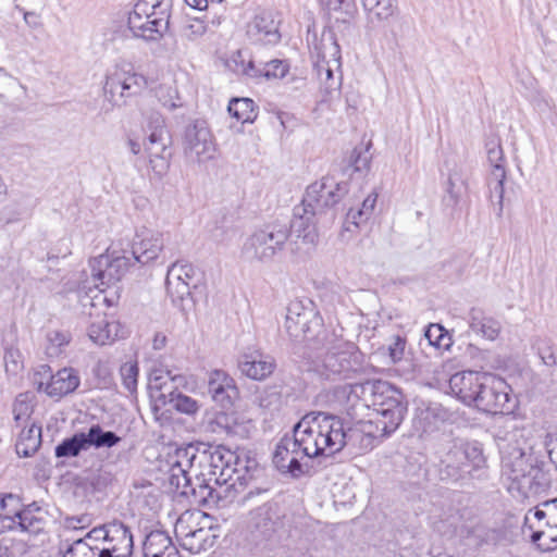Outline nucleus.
I'll return each instance as SVG.
<instances>
[{
    "instance_id": "0eeeda50",
    "label": "nucleus",
    "mask_w": 557,
    "mask_h": 557,
    "mask_svg": "<svg viewBox=\"0 0 557 557\" xmlns=\"http://www.w3.org/2000/svg\"><path fill=\"white\" fill-rule=\"evenodd\" d=\"M320 345L325 349L321 368L318 370L322 376L327 380L347 379L350 373L357 371L359 363L352 344L326 332L314 348H320Z\"/></svg>"
},
{
    "instance_id": "39448f33",
    "label": "nucleus",
    "mask_w": 557,
    "mask_h": 557,
    "mask_svg": "<svg viewBox=\"0 0 557 557\" xmlns=\"http://www.w3.org/2000/svg\"><path fill=\"white\" fill-rule=\"evenodd\" d=\"M172 0H138L128 15L133 35L145 40H158L168 30Z\"/></svg>"
},
{
    "instance_id": "4c0bfd02",
    "label": "nucleus",
    "mask_w": 557,
    "mask_h": 557,
    "mask_svg": "<svg viewBox=\"0 0 557 557\" xmlns=\"http://www.w3.org/2000/svg\"><path fill=\"white\" fill-rule=\"evenodd\" d=\"M41 445V428L32 424L28 429L22 430L15 445L16 454L21 457L34 455Z\"/></svg>"
},
{
    "instance_id": "72a5a7b5",
    "label": "nucleus",
    "mask_w": 557,
    "mask_h": 557,
    "mask_svg": "<svg viewBox=\"0 0 557 557\" xmlns=\"http://www.w3.org/2000/svg\"><path fill=\"white\" fill-rule=\"evenodd\" d=\"M35 201L32 197L21 196L13 198L1 209V220L7 224L20 223L33 215Z\"/></svg>"
},
{
    "instance_id": "c9c22d12",
    "label": "nucleus",
    "mask_w": 557,
    "mask_h": 557,
    "mask_svg": "<svg viewBox=\"0 0 557 557\" xmlns=\"http://www.w3.org/2000/svg\"><path fill=\"white\" fill-rule=\"evenodd\" d=\"M202 521L210 522L209 516L201 512H185L177 519L175 524V534L181 540L183 548L185 546H191V544H189L191 539L190 536L195 529H199Z\"/></svg>"
},
{
    "instance_id": "ea45409f",
    "label": "nucleus",
    "mask_w": 557,
    "mask_h": 557,
    "mask_svg": "<svg viewBox=\"0 0 557 557\" xmlns=\"http://www.w3.org/2000/svg\"><path fill=\"white\" fill-rule=\"evenodd\" d=\"M462 457L467 469H471V476L474 471L482 470L486 467V458L483 453V446L478 441L466 442L461 441Z\"/></svg>"
},
{
    "instance_id": "4be33fe9",
    "label": "nucleus",
    "mask_w": 557,
    "mask_h": 557,
    "mask_svg": "<svg viewBox=\"0 0 557 557\" xmlns=\"http://www.w3.org/2000/svg\"><path fill=\"white\" fill-rule=\"evenodd\" d=\"M280 22L272 12H261L247 25V36L251 44L275 46L281 41Z\"/></svg>"
},
{
    "instance_id": "79ce46f5",
    "label": "nucleus",
    "mask_w": 557,
    "mask_h": 557,
    "mask_svg": "<svg viewBox=\"0 0 557 557\" xmlns=\"http://www.w3.org/2000/svg\"><path fill=\"white\" fill-rule=\"evenodd\" d=\"M506 180V169L496 166L491 171L487 180L490 198L497 205V215L500 216L504 210V182Z\"/></svg>"
},
{
    "instance_id": "49530a36",
    "label": "nucleus",
    "mask_w": 557,
    "mask_h": 557,
    "mask_svg": "<svg viewBox=\"0 0 557 557\" xmlns=\"http://www.w3.org/2000/svg\"><path fill=\"white\" fill-rule=\"evenodd\" d=\"M208 32V25L200 18H189L181 29V38L184 41L196 44Z\"/></svg>"
},
{
    "instance_id": "1a4fd4ad",
    "label": "nucleus",
    "mask_w": 557,
    "mask_h": 557,
    "mask_svg": "<svg viewBox=\"0 0 557 557\" xmlns=\"http://www.w3.org/2000/svg\"><path fill=\"white\" fill-rule=\"evenodd\" d=\"M288 237L287 223L268 224L256 230L245 239L242 253L251 261L270 262L284 248Z\"/></svg>"
},
{
    "instance_id": "37998d69",
    "label": "nucleus",
    "mask_w": 557,
    "mask_h": 557,
    "mask_svg": "<svg viewBox=\"0 0 557 557\" xmlns=\"http://www.w3.org/2000/svg\"><path fill=\"white\" fill-rule=\"evenodd\" d=\"M85 432L75 433L72 437L63 440L54 449L58 458L76 457L83 450H87Z\"/></svg>"
},
{
    "instance_id": "09e8293b",
    "label": "nucleus",
    "mask_w": 557,
    "mask_h": 557,
    "mask_svg": "<svg viewBox=\"0 0 557 557\" xmlns=\"http://www.w3.org/2000/svg\"><path fill=\"white\" fill-rule=\"evenodd\" d=\"M234 71L251 78H259L261 69L251 59H246L243 51H237L232 59Z\"/></svg>"
},
{
    "instance_id": "69168bd1",
    "label": "nucleus",
    "mask_w": 557,
    "mask_h": 557,
    "mask_svg": "<svg viewBox=\"0 0 557 557\" xmlns=\"http://www.w3.org/2000/svg\"><path fill=\"white\" fill-rule=\"evenodd\" d=\"M109 529L110 523L96 527L86 534L84 540H86L91 545L102 546V543L106 542L108 537H110Z\"/></svg>"
},
{
    "instance_id": "6ab92c4d",
    "label": "nucleus",
    "mask_w": 557,
    "mask_h": 557,
    "mask_svg": "<svg viewBox=\"0 0 557 557\" xmlns=\"http://www.w3.org/2000/svg\"><path fill=\"white\" fill-rule=\"evenodd\" d=\"M36 376H39V379L36 377L38 389L54 398L73 393L81 383V379L73 368H63L57 373L50 374V367L42 366Z\"/></svg>"
},
{
    "instance_id": "864d4df0",
    "label": "nucleus",
    "mask_w": 557,
    "mask_h": 557,
    "mask_svg": "<svg viewBox=\"0 0 557 557\" xmlns=\"http://www.w3.org/2000/svg\"><path fill=\"white\" fill-rule=\"evenodd\" d=\"M429 344L436 348H447L450 345V337L446 330L440 324H430L424 333Z\"/></svg>"
},
{
    "instance_id": "a19ab883",
    "label": "nucleus",
    "mask_w": 557,
    "mask_h": 557,
    "mask_svg": "<svg viewBox=\"0 0 557 557\" xmlns=\"http://www.w3.org/2000/svg\"><path fill=\"white\" fill-rule=\"evenodd\" d=\"M87 448L94 446L96 448H111L121 442V437L112 431H104L99 424H94L85 433Z\"/></svg>"
},
{
    "instance_id": "b1692460",
    "label": "nucleus",
    "mask_w": 557,
    "mask_h": 557,
    "mask_svg": "<svg viewBox=\"0 0 557 557\" xmlns=\"http://www.w3.org/2000/svg\"><path fill=\"white\" fill-rule=\"evenodd\" d=\"M276 368L275 359L260 349H249L240 355L238 369L245 376L262 381L270 376Z\"/></svg>"
},
{
    "instance_id": "e2e57ef3",
    "label": "nucleus",
    "mask_w": 557,
    "mask_h": 557,
    "mask_svg": "<svg viewBox=\"0 0 557 557\" xmlns=\"http://www.w3.org/2000/svg\"><path fill=\"white\" fill-rule=\"evenodd\" d=\"M406 339L399 335L393 337L392 343L387 346L388 358L392 363L399 362L405 354Z\"/></svg>"
},
{
    "instance_id": "4468645a",
    "label": "nucleus",
    "mask_w": 557,
    "mask_h": 557,
    "mask_svg": "<svg viewBox=\"0 0 557 557\" xmlns=\"http://www.w3.org/2000/svg\"><path fill=\"white\" fill-rule=\"evenodd\" d=\"M347 193L344 183L336 182L331 176H324L308 186L302 199L301 211L311 215H322L332 209Z\"/></svg>"
},
{
    "instance_id": "2eb2a0df",
    "label": "nucleus",
    "mask_w": 557,
    "mask_h": 557,
    "mask_svg": "<svg viewBox=\"0 0 557 557\" xmlns=\"http://www.w3.org/2000/svg\"><path fill=\"white\" fill-rule=\"evenodd\" d=\"M183 149L185 157L198 164L215 158L216 144L205 121L197 120L185 128Z\"/></svg>"
},
{
    "instance_id": "5fc2aeb1",
    "label": "nucleus",
    "mask_w": 557,
    "mask_h": 557,
    "mask_svg": "<svg viewBox=\"0 0 557 557\" xmlns=\"http://www.w3.org/2000/svg\"><path fill=\"white\" fill-rule=\"evenodd\" d=\"M534 347L542 362L547 367L557 366V356L555 355L553 343L548 338H539Z\"/></svg>"
},
{
    "instance_id": "423d86ee",
    "label": "nucleus",
    "mask_w": 557,
    "mask_h": 557,
    "mask_svg": "<svg viewBox=\"0 0 557 557\" xmlns=\"http://www.w3.org/2000/svg\"><path fill=\"white\" fill-rule=\"evenodd\" d=\"M78 298L83 313L95 318L87 331L88 337L92 343L107 345L123 336L121 323L115 320L110 321L107 318L104 309L113 306V302L106 294L101 290H97L94 295L88 293L82 294V289H79Z\"/></svg>"
},
{
    "instance_id": "f704fd0d",
    "label": "nucleus",
    "mask_w": 557,
    "mask_h": 557,
    "mask_svg": "<svg viewBox=\"0 0 557 557\" xmlns=\"http://www.w3.org/2000/svg\"><path fill=\"white\" fill-rule=\"evenodd\" d=\"M469 326L472 332L488 341L496 339L500 333V323L476 308L471 309L469 312Z\"/></svg>"
},
{
    "instance_id": "bb28decb",
    "label": "nucleus",
    "mask_w": 557,
    "mask_h": 557,
    "mask_svg": "<svg viewBox=\"0 0 557 557\" xmlns=\"http://www.w3.org/2000/svg\"><path fill=\"white\" fill-rule=\"evenodd\" d=\"M208 429L213 433H225L240 438L249 437L253 424L251 420L236 412H218L209 421Z\"/></svg>"
},
{
    "instance_id": "3c124183",
    "label": "nucleus",
    "mask_w": 557,
    "mask_h": 557,
    "mask_svg": "<svg viewBox=\"0 0 557 557\" xmlns=\"http://www.w3.org/2000/svg\"><path fill=\"white\" fill-rule=\"evenodd\" d=\"M63 557H101V554L98 545H91L86 540H77L66 549Z\"/></svg>"
},
{
    "instance_id": "2f4dec72",
    "label": "nucleus",
    "mask_w": 557,
    "mask_h": 557,
    "mask_svg": "<svg viewBox=\"0 0 557 557\" xmlns=\"http://www.w3.org/2000/svg\"><path fill=\"white\" fill-rule=\"evenodd\" d=\"M144 557H181L172 539L163 531L150 532L144 542Z\"/></svg>"
},
{
    "instance_id": "5701e85b",
    "label": "nucleus",
    "mask_w": 557,
    "mask_h": 557,
    "mask_svg": "<svg viewBox=\"0 0 557 557\" xmlns=\"http://www.w3.org/2000/svg\"><path fill=\"white\" fill-rule=\"evenodd\" d=\"M462 457L461 441H454L442 453L440 459V475L442 480L458 482L471 476Z\"/></svg>"
},
{
    "instance_id": "6e6552de",
    "label": "nucleus",
    "mask_w": 557,
    "mask_h": 557,
    "mask_svg": "<svg viewBox=\"0 0 557 557\" xmlns=\"http://www.w3.org/2000/svg\"><path fill=\"white\" fill-rule=\"evenodd\" d=\"M143 132L144 149L148 154L150 168L158 176H163L170 168L171 136L162 114L154 111L147 114Z\"/></svg>"
},
{
    "instance_id": "9b49d317",
    "label": "nucleus",
    "mask_w": 557,
    "mask_h": 557,
    "mask_svg": "<svg viewBox=\"0 0 557 557\" xmlns=\"http://www.w3.org/2000/svg\"><path fill=\"white\" fill-rule=\"evenodd\" d=\"M148 78L137 72L132 63H120L106 76L103 91L113 106L125 103L127 98L140 95L148 88Z\"/></svg>"
},
{
    "instance_id": "f8f14e48",
    "label": "nucleus",
    "mask_w": 557,
    "mask_h": 557,
    "mask_svg": "<svg viewBox=\"0 0 557 557\" xmlns=\"http://www.w3.org/2000/svg\"><path fill=\"white\" fill-rule=\"evenodd\" d=\"M517 405V397L507 382L486 373L472 406L491 414H509L515 411Z\"/></svg>"
},
{
    "instance_id": "9d476101",
    "label": "nucleus",
    "mask_w": 557,
    "mask_h": 557,
    "mask_svg": "<svg viewBox=\"0 0 557 557\" xmlns=\"http://www.w3.org/2000/svg\"><path fill=\"white\" fill-rule=\"evenodd\" d=\"M285 327L290 337L310 342L315 347L320 338L327 332L323 321L314 310L311 301L293 300L287 307Z\"/></svg>"
},
{
    "instance_id": "cd10ccee",
    "label": "nucleus",
    "mask_w": 557,
    "mask_h": 557,
    "mask_svg": "<svg viewBox=\"0 0 557 557\" xmlns=\"http://www.w3.org/2000/svg\"><path fill=\"white\" fill-rule=\"evenodd\" d=\"M485 374L475 371H462L453 374L448 382L450 393L465 405L472 406Z\"/></svg>"
},
{
    "instance_id": "473e14b6",
    "label": "nucleus",
    "mask_w": 557,
    "mask_h": 557,
    "mask_svg": "<svg viewBox=\"0 0 557 557\" xmlns=\"http://www.w3.org/2000/svg\"><path fill=\"white\" fill-rule=\"evenodd\" d=\"M397 0H362L367 15V27L372 30L388 21L396 12Z\"/></svg>"
},
{
    "instance_id": "a18cd8bd",
    "label": "nucleus",
    "mask_w": 557,
    "mask_h": 557,
    "mask_svg": "<svg viewBox=\"0 0 557 557\" xmlns=\"http://www.w3.org/2000/svg\"><path fill=\"white\" fill-rule=\"evenodd\" d=\"M46 354L53 358L62 354L64 348L71 343L72 334L65 330H51L47 333Z\"/></svg>"
},
{
    "instance_id": "412c9836",
    "label": "nucleus",
    "mask_w": 557,
    "mask_h": 557,
    "mask_svg": "<svg viewBox=\"0 0 557 557\" xmlns=\"http://www.w3.org/2000/svg\"><path fill=\"white\" fill-rule=\"evenodd\" d=\"M302 456L300 444L293 433L292 435H285L277 443L273 454V463L278 471L298 478L305 473L299 461Z\"/></svg>"
},
{
    "instance_id": "c85d7f7f",
    "label": "nucleus",
    "mask_w": 557,
    "mask_h": 557,
    "mask_svg": "<svg viewBox=\"0 0 557 557\" xmlns=\"http://www.w3.org/2000/svg\"><path fill=\"white\" fill-rule=\"evenodd\" d=\"M164 246L163 235L151 230H144L136 235L131 252L134 261L146 264L158 258Z\"/></svg>"
},
{
    "instance_id": "c03bdc74",
    "label": "nucleus",
    "mask_w": 557,
    "mask_h": 557,
    "mask_svg": "<svg viewBox=\"0 0 557 557\" xmlns=\"http://www.w3.org/2000/svg\"><path fill=\"white\" fill-rule=\"evenodd\" d=\"M34 510H39L38 507H35V504L15 513L16 530L36 534L42 529V520L34 515Z\"/></svg>"
},
{
    "instance_id": "7c9ffc66",
    "label": "nucleus",
    "mask_w": 557,
    "mask_h": 557,
    "mask_svg": "<svg viewBox=\"0 0 557 557\" xmlns=\"http://www.w3.org/2000/svg\"><path fill=\"white\" fill-rule=\"evenodd\" d=\"M318 215H311L310 212H304L300 208L295 209L294 219L287 224L289 236L302 239L305 244L314 245L318 242L319 234L315 227Z\"/></svg>"
},
{
    "instance_id": "f257e3e1",
    "label": "nucleus",
    "mask_w": 557,
    "mask_h": 557,
    "mask_svg": "<svg viewBox=\"0 0 557 557\" xmlns=\"http://www.w3.org/2000/svg\"><path fill=\"white\" fill-rule=\"evenodd\" d=\"M166 463L170 485L184 496L195 493L190 484L191 471L198 479L202 478L199 487L208 491L209 496L213 491L212 484L236 488L246 485L251 478L249 460L223 445L208 446L203 450L193 445L180 447L169 455Z\"/></svg>"
},
{
    "instance_id": "393cba45",
    "label": "nucleus",
    "mask_w": 557,
    "mask_h": 557,
    "mask_svg": "<svg viewBox=\"0 0 557 557\" xmlns=\"http://www.w3.org/2000/svg\"><path fill=\"white\" fill-rule=\"evenodd\" d=\"M208 391L214 403L230 409L238 397L235 381L223 370H213L208 376Z\"/></svg>"
},
{
    "instance_id": "f03ea898",
    "label": "nucleus",
    "mask_w": 557,
    "mask_h": 557,
    "mask_svg": "<svg viewBox=\"0 0 557 557\" xmlns=\"http://www.w3.org/2000/svg\"><path fill=\"white\" fill-rule=\"evenodd\" d=\"M305 457H331L342 450V419L337 416L309 412L293 429Z\"/></svg>"
},
{
    "instance_id": "c756f323",
    "label": "nucleus",
    "mask_w": 557,
    "mask_h": 557,
    "mask_svg": "<svg viewBox=\"0 0 557 557\" xmlns=\"http://www.w3.org/2000/svg\"><path fill=\"white\" fill-rule=\"evenodd\" d=\"M468 180L469 175L462 165L455 164L449 170L443 197V202L447 207L455 209L468 197Z\"/></svg>"
},
{
    "instance_id": "f3484780",
    "label": "nucleus",
    "mask_w": 557,
    "mask_h": 557,
    "mask_svg": "<svg viewBox=\"0 0 557 557\" xmlns=\"http://www.w3.org/2000/svg\"><path fill=\"white\" fill-rule=\"evenodd\" d=\"M341 60V47L336 39L330 37L329 42L323 41L314 63V71L326 91L336 90L342 85Z\"/></svg>"
},
{
    "instance_id": "338daca9",
    "label": "nucleus",
    "mask_w": 557,
    "mask_h": 557,
    "mask_svg": "<svg viewBox=\"0 0 557 557\" xmlns=\"http://www.w3.org/2000/svg\"><path fill=\"white\" fill-rule=\"evenodd\" d=\"M548 458L557 467V433H548L544 441Z\"/></svg>"
},
{
    "instance_id": "774afa93",
    "label": "nucleus",
    "mask_w": 557,
    "mask_h": 557,
    "mask_svg": "<svg viewBox=\"0 0 557 557\" xmlns=\"http://www.w3.org/2000/svg\"><path fill=\"white\" fill-rule=\"evenodd\" d=\"M546 508L547 520L544 522L549 528H557V498L542 504Z\"/></svg>"
},
{
    "instance_id": "4d7b16f0",
    "label": "nucleus",
    "mask_w": 557,
    "mask_h": 557,
    "mask_svg": "<svg viewBox=\"0 0 557 557\" xmlns=\"http://www.w3.org/2000/svg\"><path fill=\"white\" fill-rule=\"evenodd\" d=\"M171 401L177 411L186 414H194L198 411L199 405L194 398L181 393H171Z\"/></svg>"
},
{
    "instance_id": "de8ad7c7",
    "label": "nucleus",
    "mask_w": 557,
    "mask_h": 557,
    "mask_svg": "<svg viewBox=\"0 0 557 557\" xmlns=\"http://www.w3.org/2000/svg\"><path fill=\"white\" fill-rule=\"evenodd\" d=\"M377 195L372 193L367 196V198L362 201V205L359 209H350L347 213V219L356 226L366 222L372 214L375 203H376Z\"/></svg>"
},
{
    "instance_id": "680f3d73",
    "label": "nucleus",
    "mask_w": 557,
    "mask_h": 557,
    "mask_svg": "<svg viewBox=\"0 0 557 557\" xmlns=\"http://www.w3.org/2000/svg\"><path fill=\"white\" fill-rule=\"evenodd\" d=\"M487 149V160L493 169H496V166L505 168L504 164V152L502 149V146L496 140H490L486 144Z\"/></svg>"
},
{
    "instance_id": "7ed1b4c3",
    "label": "nucleus",
    "mask_w": 557,
    "mask_h": 557,
    "mask_svg": "<svg viewBox=\"0 0 557 557\" xmlns=\"http://www.w3.org/2000/svg\"><path fill=\"white\" fill-rule=\"evenodd\" d=\"M502 454V475L513 497L529 498L547 486L543 462L531 453L521 447H507L503 448Z\"/></svg>"
},
{
    "instance_id": "052dcab7",
    "label": "nucleus",
    "mask_w": 557,
    "mask_h": 557,
    "mask_svg": "<svg viewBox=\"0 0 557 557\" xmlns=\"http://www.w3.org/2000/svg\"><path fill=\"white\" fill-rule=\"evenodd\" d=\"M251 521L257 529L269 530L272 525L271 507L263 505L251 511Z\"/></svg>"
},
{
    "instance_id": "aec40b11",
    "label": "nucleus",
    "mask_w": 557,
    "mask_h": 557,
    "mask_svg": "<svg viewBox=\"0 0 557 557\" xmlns=\"http://www.w3.org/2000/svg\"><path fill=\"white\" fill-rule=\"evenodd\" d=\"M342 434L343 443L342 449L345 446H351L359 451H367L374 447L377 440L387 437L380 428L371 419L359 420L351 426H346L342 420Z\"/></svg>"
},
{
    "instance_id": "ddd939ff",
    "label": "nucleus",
    "mask_w": 557,
    "mask_h": 557,
    "mask_svg": "<svg viewBox=\"0 0 557 557\" xmlns=\"http://www.w3.org/2000/svg\"><path fill=\"white\" fill-rule=\"evenodd\" d=\"M133 262L134 259L131 253H120L113 249H108L107 253L92 259L90 261V268L95 289L88 287V294L94 295L97 290H101L104 294L102 287L119 282L128 271Z\"/></svg>"
},
{
    "instance_id": "6e6d98bb",
    "label": "nucleus",
    "mask_w": 557,
    "mask_h": 557,
    "mask_svg": "<svg viewBox=\"0 0 557 557\" xmlns=\"http://www.w3.org/2000/svg\"><path fill=\"white\" fill-rule=\"evenodd\" d=\"M370 147L355 148L351 152L350 164L356 172H368L370 169L372 156Z\"/></svg>"
},
{
    "instance_id": "a211bd4d",
    "label": "nucleus",
    "mask_w": 557,
    "mask_h": 557,
    "mask_svg": "<svg viewBox=\"0 0 557 557\" xmlns=\"http://www.w3.org/2000/svg\"><path fill=\"white\" fill-rule=\"evenodd\" d=\"M327 16L331 29L343 37L351 36L356 30L358 9L355 0H319Z\"/></svg>"
},
{
    "instance_id": "20e7f679",
    "label": "nucleus",
    "mask_w": 557,
    "mask_h": 557,
    "mask_svg": "<svg viewBox=\"0 0 557 557\" xmlns=\"http://www.w3.org/2000/svg\"><path fill=\"white\" fill-rule=\"evenodd\" d=\"M364 406L372 408L371 420L385 434H393L407 413V401L403 393L385 381L368 382L362 386Z\"/></svg>"
},
{
    "instance_id": "603ef678",
    "label": "nucleus",
    "mask_w": 557,
    "mask_h": 557,
    "mask_svg": "<svg viewBox=\"0 0 557 557\" xmlns=\"http://www.w3.org/2000/svg\"><path fill=\"white\" fill-rule=\"evenodd\" d=\"M159 102L169 110H175L183 107V101L178 97L177 90L172 86L160 85L156 90Z\"/></svg>"
},
{
    "instance_id": "58836bf2",
    "label": "nucleus",
    "mask_w": 557,
    "mask_h": 557,
    "mask_svg": "<svg viewBox=\"0 0 557 557\" xmlns=\"http://www.w3.org/2000/svg\"><path fill=\"white\" fill-rule=\"evenodd\" d=\"M227 110L233 117L243 124L252 123L258 115V109L250 98H233Z\"/></svg>"
},
{
    "instance_id": "dca6fc26",
    "label": "nucleus",
    "mask_w": 557,
    "mask_h": 557,
    "mask_svg": "<svg viewBox=\"0 0 557 557\" xmlns=\"http://www.w3.org/2000/svg\"><path fill=\"white\" fill-rule=\"evenodd\" d=\"M200 274L196 267L187 261H176L169 269L165 278L168 295L174 304L184 308V301L191 297V289L197 288Z\"/></svg>"
},
{
    "instance_id": "bf43d9fd",
    "label": "nucleus",
    "mask_w": 557,
    "mask_h": 557,
    "mask_svg": "<svg viewBox=\"0 0 557 557\" xmlns=\"http://www.w3.org/2000/svg\"><path fill=\"white\" fill-rule=\"evenodd\" d=\"M121 376L124 387L134 393L137 388L138 366L137 363H124L121 369Z\"/></svg>"
},
{
    "instance_id": "e433bc0d",
    "label": "nucleus",
    "mask_w": 557,
    "mask_h": 557,
    "mask_svg": "<svg viewBox=\"0 0 557 557\" xmlns=\"http://www.w3.org/2000/svg\"><path fill=\"white\" fill-rule=\"evenodd\" d=\"M190 537L189 544H191V546H185L184 549L191 554H199L214 545L218 534L211 523L202 521V524L199 529H195Z\"/></svg>"
},
{
    "instance_id": "13d9d810",
    "label": "nucleus",
    "mask_w": 557,
    "mask_h": 557,
    "mask_svg": "<svg viewBox=\"0 0 557 557\" xmlns=\"http://www.w3.org/2000/svg\"><path fill=\"white\" fill-rule=\"evenodd\" d=\"M33 411L27 394H20L13 405V414L16 422L26 421Z\"/></svg>"
},
{
    "instance_id": "a878e982",
    "label": "nucleus",
    "mask_w": 557,
    "mask_h": 557,
    "mask_svg": "<svg viewBox=\"0 0 557 557\" xmlns=\"http://www.w3.org/2000/svg\"><path fill=\"white\" fill-rule=\"evenodd\" d=\"M110 537L99 546L101 557H132L133 535L122 522L110 523Z\"/></svg>"
},
{
    "instance_id": "0e129e2a",
    "label": "nucleus",
    "mask_w": 557,
    "mask_h": 557,
    "mask_svg": "<svg viewBox=\"0 0 557 557\" xmlns=\"http://www.w3.org/2000/svg\"><path fill=\"white\" fill-rule=\"evenodd\" d=\"M4 366L8 373H17L23 368L21 354L15 348H8L4 352Z\"/></svg>"
},
{
    "instance_id": "8fccbe9b",
    "label": "nucleus",
    "mask_w": 557,
    "mask_h": 557,
    "mask_svg": "<svg viewBox=\"0 0 557 557\" xmlns=\"http://www.w3.org/2000/svg\"><path fill=\"white\" fill-rule=\"evenodd\" d=\"M261 69L260 77L267 79L283 78L289 71V64L284 60L274 59L263 64H259Z\"/></svg>"
}]
</instances>
